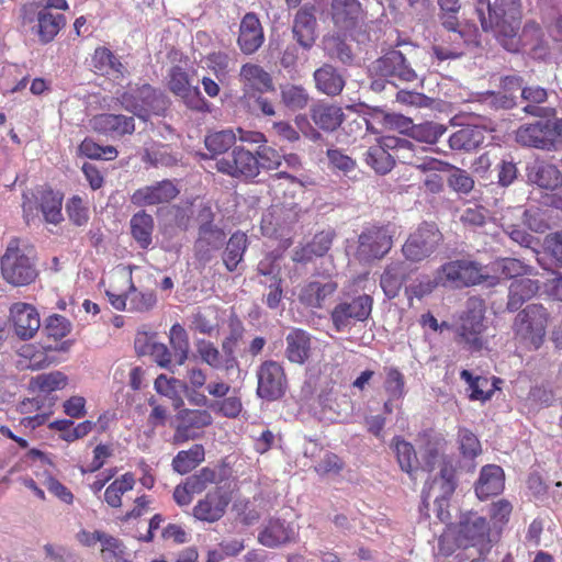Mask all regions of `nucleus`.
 Wrapping results in <instances>:
<instances>
[{
    "label": "nucleus",
    "mask_w": 562,
    "mask_h": 562,
    "mask_svg": "<svg viewBox=\"0 0 562 562\" xmlns=\"http://www.w3.org/2000/svg\"><path fill=\"white\" fill-rule=\"evenodd\" d=\"M482 29L491 32L508 52H518L521 46V2L520 0L487 1V14L477 8Z\"/></svg>",
    "instance_id": "nucleus-1"
},
{
    "label": "nucleus",
    "mask_w": 562,
    "mask_h": 562,
    "mask_svg": "<svg viewBox=\"0 0 562 562\" xmlns=\"http://www.w3.org/2000/svg\"><path fill=\"white\" fill-rule=\"evenodd\" d=\"M425 465L434 474L431 482H426L423 497L425 502L430 497L435 498V504L439 507L438 517L443 521L448 518V513L443 512L442 505L456 488L454 468L445 457L432 450L428 452Z\"/></svg>",
    "instance_id": "nucleus-2"
},
{
    "label": "nucleus",
    "mask_w": 562,
    "mask_h": 562,
    "mask_svg": "<svg viewBox=\"0 0 562 562\" xmlns=\"http://www.w3.org/2000/svg\"><path fill=\"white\" fill-rule=\"evenodd\" d=\"M32 255L33 250L25 243L19 238H12L1 258L3 279L15 286L33 282L37 277V270Z\"/></svg>",
    "instance_id": "nucleus-3"
},
{
    "label": "nucleus",
    "mask_w": 562,
    "mask_h": 562,
    "mask_svg": "<svg viewBox=\"0 0 562 562\" xmlns=\"http://www.w3.org/2000/svg\"><path fill=\"white\" fill-rule=\"evenodd\" d=\"M549 313L541 304H529L520 311L514 321L515 340L530 350L543 344Z\"/></svg>",
    "instance_id": "nucleus-4"
},
{
    "label": "nucleus",
    "mask_w": 562,
    "mask_h": 562,
    "mask_svg": "<svg viewBox=\"0 0 562 562\" xmlns=\"http://www.w3.org/2000/svg\"><path fill=\"white\" fill-rule=\"evenodd\" d=\"M61 206L63 195L50 189L36 188L23 193L22 210L26 223L37 218L41 212L47 223L59 224L64 220Z\"/></svg>",
    "instance_id": "nucleus-5"
},
{
    "label": "nucleus",
    "mask_w": 562,
    "mask_h": 562,
    "mask_svg": "<svg viewBox=\"0 0 562 562\" xmlns=\"http://www.w3.org/2000/svg\"><path fill=\"white\" fill-rule=\"evenodd\" d=\"M121 105L128 112L146 121L150 114H161L167 108V98L149 85L131 88L119 98Z\"/></svg>",
    "instance_id": "nucleus-6"
},
{
    "label": "nucleus",
    "mask_w": 562,
    "mask_h": 562,
    "mask_svg": "<svg viewBox=\"0 0 562 562\" xmlns=\"http://www.w3.org/2000/svg\"><path fill=\"white\" fill-rule=\"evenodd\" d=\"M384 146L391 148L394 160L415 166L422 170H443L447 165L438 159L422 156L427 149L424 146L414 144L405 138L394 136L384 137Z\"/></svg>",
    "instance_id": "nucleus-7"
},
{
    "label": "nucleus",
    "mask_w": 562,
    "mask_h": 562,
    "mask_svg": "<svg viewBox=\"0 0 562 562\" xmlns=\"http://www.w3.org/2000/svg\"><path fill=\"white\" fill-rule=\"evenodd\" d=\"M446 288L460 289L483 282L486 278L483 268L470 259L452 260L439 269Z\"/></svg>",
    "instance_id": "nucleus-8"
},
{
    "label": "nucleus",
    "mask_w": 562,
    "mask_h": 562,
    "mask_svg": "<svg viewBox=\"0 0 562 562\" xmlns=\"http://www.w3.org/2000/svg\"><path fill=\"white\" fill-rule=\"evenodd\" d=\"M440 240L441 234L436 225L425 223L409 235L403 245L402 251L407 260L419 262L428 258L436 250Z\"/></svg>",
    "instance_id": "nucleus-9"
},
{
    "label": "nucleus",
    "mask_w": 562,
    "mask_h": 562,
    "mask_svg": "<svg viewBox=\"0 0 562 562\" xmlns=\"http://www.w3.org/2000/svg\"><path fill=\"white\" fill-rule=\"evenodd\" d=\"M372 297L363 294L351 302L338 303L330 313L333 325L337 331L351 327L356 322L366 321L372 311Z\"/></svg>",
    "instance_id": "nucleus-10"
},
{
    "label": "nucleus",
    "mask_w": 562,
    "mask_h": 562,
    "mask_svg": "<svg viewBox=\"0 0 562 562\" xmlns=\"http://www.w3.org/2000/svg\"><path fill=\"white\" fill-rule=\"evenodd\" d=\"M257 394L260 398L276 401L286 390V378L282 366L276 361H265L257 370Z\"/></svg>",
    "instance_id": "nucleus-11"
},
{
    "label": "nucleus",
    "mask_w": 562,
    "mask_h": 562,
    "mask_svg": "<svg viewBox=\"0 0 562 562\" xmlns=\"http://www.w3.org/2000/svg\"><path fill=\"white\" fill-rule=\"evenodd\" d=\"M358 241L357 257L360 261L366 262L382 258L393 245L389 228L375 226L363 231Z\"/></svg>",
    "instance_id": "nucleus-12"
},
{
    "label": "nucleus",
    "mask_w": 562,
    "mask_h": 562,
    "mask_svg": "<svg viewBox=\"0 0 562 562\" xmlns=\"http://www.w3.org/2000/svg\"><path fill=\"white\" fill-rule=\"evenodd\" d=\"M297 218L295 204H273L262 215L260 228L265 236L283 238Z\"/></svg>",
    "instance_id": "nucleus-13"
},
{
    "label": "nucleus",
    "mask_w": 562,
    "mask_h": 562,
    "mask_svg": "<svg viewBox=\"0 0 562 562\" xmlns=\"http://www.w3.org/2000/svg\"><path fill=\"white\" fill-rule=\"evenodd\" d=\"M167 86L188 108L196 111L205 109L206 102L199 88L191 83L188 72L180 66L170 68L167 75Z\"/></svg>",
    "instance_id": "nucleus-14"
},
{
    "label": "nucleus",
    "mask_w": 562,
    "mask_h": 562,
    "mask_svg": "<svg viewBox=\"0 0 562 562\" xmlns=\"http://www.w3.org/2000/svg\"><path fill=\"white\" fill-rule=\"evenodd\" d=\"M216 168L235 178L252 179L259 175V160L251 151L235 147L228 157L216 161Z\"/></svg>",
    "instance_id": "nucleus-15"
},
{
    "label": "nucleus",
    "mask_w": 562,
    "mask_h": 562,
    "mask_svg": "<svg viewBox=\"0 0 562 562\" xmlns=\"http://www.w3.org/2000/svg\"><path fill=\"white\" fill-rule=\"evenodd\" d=\"M370 70L381 77L402 82H412L417 79L415 69L407 64L404 54L395 49L376 59Z\"/></svg>",
    "instance_id": "nucleus-16"
},
{
    "label": "nucleus",
    "mask_w": 562,
    "mask_h": 562,
    "mask_svg": "<svg viewBox=\"0 0 562 562\" xmlns=\"http://www.w3.org/2000/svg\"><path fill=\"white\" fill-rule=\"evenodd\" d=\"M490 525L485 517L468 512L460 516L457 541L459 546H484L490 542Z\"/></svg>",
    "instance_id": "nucleus-17"
},
{
    "label": "nucleus",
    "mask_w": 562,
    "mask_h": 562,
    "mask_svg": "<svg viewBox=\"0 0 562 562\" xmlns=\"http://www.w3.org/2000/svg\"><path fill=\"white\" fill-rule=\"evenodd\" d=\"M441 24L447 31V35L440 44L432 47L434 55L440 61L461 57L464 53L467 41L463 32L460 30L459 20L447 18Z\"/></svg>",
    "instance_id": "nucleus-18"
},
{
    "label": "nucleus",
    "mask_w": 562,
    "mask_h": 562,
    "mask_svg": "<svg viewBox=\"0 0 562 562\" xmlns=\"http://www.w3.org/2000/svg\"><path fill=\"white\" fill-rule=\"evenodd\" d=\"M239 81L245 100H251L256 94L274 90L271 75L257 64L243 65L239 71Z\"/></svg>",
    "instance_id": "nucleus-19"
},
{
    "label": "nucleus",
    "mask_w": 562,
    "mask_h": 562,
    "mask_svg": "<svg viewBox=\"0 0 562 562\" xmlns=\"http://www.w3.org/2000/svg\"><path fill=\"white\" fill-rule=\"evenodd\" d=\"M551 131V120L525 124L516 131V140L522 146L554 150V138H552Z\"/></svg>",
    "instance_id": "nucleus-20"
},
{
    "label": "nucleus",
    "mask_w": 562,
    "mask_h": 562,
    "mask_svg": "<svg viewBox=\"0 0 562 562\" xmlns=\"http://www.w3.org/2000/svg\"><path fill=\"white\" fill-rule=\"evenodd\" d=\"M297 531L299 528L293 522L270 518L262 525L258 533V542L267 548H278L294 540Z\"/></svg>",
    "instance_id": "nucleus-21"
},
{
    "label": "nucleus",
    "mask_w": 562,
    "mask_h": 562,
    "mask_svg": "<svg viewBox=\"0 0 562 562\" xmlns=\"http://www.w3.org/2000/svg\"><path fill=\"white\" fill-rule=\"evenodd\" d=\"M338 290V283L331 279L307 282L300 291L299 300L310 308H324Z\"/></svg>",
    "instance_id": "nucleus-22"
},
{
    "label": "nucleus",
    "mask_w": 562,
    "mask_h": 562,
    "mask_svg": "<svg viewBox=\"0 0 562 562\" xmlns=\"http://www.w3.org/2000/svg\"><path fill=\"white\" fill-rule=\"evenodd\" d=\"M226 235L223 229L206 223L200 226L199 237L194 244V254L199 261L206 263L223 247Z\"/></svg>",
    "instance_id": "nucleus-23"
},
{
    "label": "nucleus",
    "mask_w": 562,
    "mask_h": 562,
    "mask_svg": "<svg viewBox=\"0 0 562 562\" xmlns=\"http://www.w3.org/2000/svg\"><path fill=\"white\" fill-rule=\"evenodd\" d=\"M229 502L231 498L225 491L215 488L196 503L193 507V516L201 521H217L224 516Z\"/></svg>",
    "instance_id": "nucleus-24"
},
{
    "label": "nucleus",
    "mask_w": 562,
    "mask_h": 562,
    "mask_svg": "<svg viewBox=\"0 0 562 562\" xmlns=\"http://www.w3.org/2000/svg\"><path fill=\"white\" fill-rule=\"evenodd\" d=\"M10 315L16 336L23 340L33 338L41 327L40 315L31 304L14 303L10 308Z\"/></svg>",
    "instance_id": "nucleus-25"
},
{
    "label": "nucleus",
    "mask_w": 562,
    "mask_h": 562,
    "mask_svg": "<svg viewBox=\"0 0 562 562\" xmlns=\"http://www.w3.org/2000/svg\"><path fill=\"white\" fill-rule=\"evenodd\" d=\"M484 325V313L481 304L469 310L460 326V336L462 340L472 350H480L484 346L483 331Z\"/></svg>",
    "instance_id": "nucleus-26"
},
{
    "label": "nucleus",
    "mask_w": 562,
    "mask_h": 562,
    "mask_svg": "<svg viewBox=\"0 0 562 562\" xmlns=\"http://www.w3.org/2000/svg\"><path fill=\"white\" fill-rule=\"evenodd\" d=\"M90 124L93 131L112 137L131 135L135 131L134 117L123 114L102 113L93 116Z\"/></svg>",
    "instance_id": "nucleus-27"
},
{
    "label": "nucleus",
    "mask_w": 562,
    "mask_h": 562,
    "mask_svg": "<svg viewBox=\"0 0 562 562\" xmlns=\"http://www.w3.org/2000/svg\"><path fill=\"white\" fill-rule=\"evenodd\" d=\"M179 193L173 182L164 180L153 186H147L136 190L132 195V202L136 205H155L168 203Z\"/></svg>",
    "instance_id": "nucleus-28"
},
{
    "label": "nucleus",
    "mask_w": 562,
    "mask_h": 562,
    "mask_svg": "<svg viewBox=\"0 0 562 562\" xmlns=\"http://www.w3.org/2000/svg\"><path fill=\"white\" fill-rule=\"evenodd\" d=\"M505 485V474L503 469L496 464L484 465L475 483V493L480 499L498 495L503 492Z\"/></svg>",
    "instance_id": "nucleus-29"
},
{
    "label": "nucleus",
    "mask_w": 562,
    "mask_h": 562,
    "mask_svg": "<svg viewBox=\"0 0 562 562\" xmlns=\"http://www.w3.org/2000/svg\"><path fill=\"white\" fill-rule=\"evenodd\" d=\"M314 7H303L295 15L293 35L297 43L305 49H310L316 41V18Z\"/></svg>",
    "instance_id": "nucleus-30"
},
{
    "label": "nucleus",
    "mask_w": 562,
    "mask_h": 562,
    "mask_svg": "<svg viewBox=\"0 0 562 562\" xmlns=\"http://www.w3.org/2000/svg\"><path fill=\"white\" fill-rule=\"evenodd\" d=\"M263 43V31L259 19L254 13H247L239 27L238 45L245 54L255 53Z\"/></svg>",
    "instance_id": "nucleus-31"
},
{
    "label": "nucleus",
    "mask_w": 562,
    "mask_h": 562,
    "mask_svg": "<svg viewBox=\"0 0 562 562\" xmlns=\"http://www.w3.org/2000/svg\"><path fill=\"white\" fill-rule=\"evenodd\" d=\"M212 423V416L206 411H184L182 412V422L175 432V441L180 443L195 438L192 429H201Z\"/></svg>",
    "instance_id": "nucleus-32"
},
{
    "label": "nucleus",
    "mask_w": 562,
    "mask_h": 562,
    "mask_svg": "<svg viewBox=\"0 0 562 562\" xmlns=\"http://www.w3.org/2000/svg\"><path fill=\"white\" fill-rule=\"evenodd\" d=\"M362 8L358 0H331L330 14L340 29L353 26L362 18Z\"/></svg>",
    "instance_id": "nucleus-33"
},
{
    "label": "nucleus",
    "mask_w": 562,
    "mask_h": 562,
    "mask_svg": "<svg viewBox=\"0 0 562 562\" xmlns=\"http://www.w3.org/2000/svg\"><path fill=\"white\" fill-rule=\"evenodd\" d=\"M520 217L521 207L508 209L501 217V226L512 240L524 247H531L535 238L526 232Z\"/></svg>",
    "instance_id": "nucleus-34"
},
{
    "label": "nucleus",
    "mask_w": 562,
    "mask_h": 562,
    "mask_svg": "<svg viewBox=\"0 0 562 562\" xmlns=\"http://www.w3.org/2000/svg\"><path fill=\"white\" fill-rule=\"evenodd\" d=\"M528 178L547 190H554L562 184V175L558 167L546 161H535L529 167Z\"/></svg>",
    "instance_id": "nucleus-35"
},
{
    "label": "nucleus",
    "mask_w": 562,
    "mask_h": 562,
    "mask_svg": "<svg viewBox=\"0 0 562 562\" xmlns=\"http://www.w3.org/2000/svg\"><path fill=\"white\" fill-rule=\"evenodd\" d=\"M286 349L285 356L289 361L302 364L308 357L311 351V336L303 329H292L285 338Z\"/></svg>",
    "instance_id": "nucleus-36"
},
{
    "label": "nucleus",
    "mask_w": 562,
    "mask_h": 562,
    "mask_svg": "<svg viewBox=\"0 0 562 562\" xmlns=\"http://www.w3.org/2000/svg\"><path fill=\"white\" fill-rule=\"evenodd\" d=\"M486 130L479 125H467L449 137V146L454 150H472L485 140Z\"/></svg>",
    "instance_id": "nucleus-37"
},
{
    "label": "nucleus",
    "mask_w": 562,
    "mask_h": 562,
    "mask_svg": "<svg viewBox=\"0 0 562 562\" xmlns=\"http://www.w3.org/2000/svg\"><path fill=\"white\" fill-rule=\"evenodd\" d=\"M36 20V34L43 44L52 42L66 24V18L63 14H54L46 9L37 12Z\"/></svg>",
    "instance_id": "nucleus-38"
},
{
    "label": "nucleus",
    "mask_w": 562,
    "mask_h": 562,
    "mask_svg": "<svg viewBox=\"0 0 562 562\" xmlns=\"http://www.w3.org/2000/svg\"><path fill=\"white\" fill-rule=\"evenodd\" d=\"M539 290V282L530 278H517L509 285L507 308L518 310L524 302L530 300Z\"/></svg>",
    "instance_id": "nucleus-39"
},
{
    "label": "nucleus",
    "mask_w": 562,
    "mask_h": 562,
    "mask_svg": "<svg viewBox=\"0 0 562 562\" xmlns=\"http://www.w3.org/2000/svg\"><path fill=\"white\" fill-rule=\"evenodd\" d=\"M316 88L327 95H338L344 87L345 80L341 75L330 65H324L314 72Z\"/></svg>",
    "instance_id": "nucleus-40"
},
{
    "label": "nucleus",
    "mask_w": 562,
    "mask_h": 562,
    "mask_svg": "<svg viewBox=\"0 0 562 562\" xmlns=\"http://www.w3.org/2000/svg\"><path fill=\"white\" fill-rule=\"evenodd\" d=\"M311 116L313 122L322 130L333 132L337 130L344 121L341 108L331 104H317L312 108Z\"/></svg>",
    "instance_id": "nucleus-41"
},
{
    "label": "nucleus",
    "mask_w": 562,
    "mask_h": 562,
    "mask_svg": "<svg viewBox=\"0 0 562 562\" xmlns=\"http://www.w3.org/2000/svg\"><path fill=\"white\" fill-rule=\"evenodd\" d=\"M390 150L391 148L384 146V137H382L378 144L368 148L364 160L375 172L385 175L394 166V155Z\"/></svg>",
    "instance_id": "nucleus-42"
},
{
    "label": "nucleus",
    "mask_w": 562,
    "mask_h": 562,
    "mask_svg": "<svg viewBox=\"0 0 562 562\" xmlns=\"http://www.w3.org/2000/svg\"><path fill=\"white\" fill-rule=\"evenodd\" d=\"M502 87V92L491 93L490 103L497 109H510L516 104L517 93L521 91V81L515 76H508L503 79Z\"/></svg>",
    "instance_id": "nucleus-43"
},
{
    "label": "nucleus",
    "mask_w": 562,
    "mask_h": 562,
    "mask_svg": "<svg viewBox=\"0 0 562 562\" xmlns=\"http://www.w3.org/2000/svg\"><path fill=\"white\" fill-rule=\"evenodd\" d=\"M247 249V236L241 232L234 233L227 241L223 254V262L228 271H235Z\"/></svg>",
    "instance_id": "nucleus-44"
},
{
    "label": "nucleus",
    "mask_w": 562,
    "mask_h": 562,
    "mask_svg": "<svg viewBox=\"0 0 562 562\" xmlns=\"http://www.w3.org/2000/svg\"><path fill=\"white\" fill-rule=\"evenodd\" d=\"M93 422L85 420L74 426L69 419L55 420L49 424V428L60 432V438L67 442L86 437L93 429Z\"/></svg>",
    "instance_id": "nucleus-45"
},
{
    "label": "nucleus",
    "mask_w": 562,
    "mask_h": 562,
    "mask_svg": "<svg viewBox=\"0 0 562 562\" xmlns=\"http://www.w3.org/2000/svg\"><path fill=\"white\" fill-rule=\"evenodd\" d=\"M135 485V477L132 473L127 472L120 477L115 479L104 492V502L113 507L119 508L122 506V496L132 491Z\"/></svg>",
    "instance_id": "nucleus-46"
},
{
    "label": "nucleus",
    "mask_w": 562,
    "mask_h": 562,
    "mask_svg": "<svg viewBox=\"0 0 562 562\" xmlns=\"http://www.w3.org/2000/svg\"><path fill=\"white\" fill-rule=\"evenodd\" d=\"M204 456L203 446L194 445L189 450L177 453L172 460V468L179 474H187L204 460Z\"/></svg>",
    "instance_id": "nucleus-47"
},
{
    "label": "nucleus",
    "mask_w": 562,
    "mask_h": 562,
    "mask_svg": "<svg viewBox=\"0 0 562 562\" xmlns=\"http://www.w3.org/2000/svg\"><path fill=\"white\" fill-rule=\"evenodd\" d=\"M404 281L402 262H393L386 267L381 276L380 285L389 299L397 296Z\"/></svg>",
    "instance_id": "nucleus-48"
},
{
    "label": "nucleus",
    "mask_w": 562,
    "mask_h": 562,
    "mask_svg": "<svg viewBox=\"0 0 562 562\" xmlns=\"http://www.w3.org/2000/svg\"><path fill=\"white\" fill-rule=\"evenodd\" d=\"M184 387V383L175 378H168L165 374H160L155 380V390L160 395L168 397L172 401V405L176 409L183 405L181 392Z\"/></svg>",
    "instance_id": "nucleus-49"
},
{
    "label": "nucleus",
    "mask_w": 562,
    "mask_h": 562,
    "mask_svg": "<svg viewBox=\"0 0 562 562\" xmlns=\"http://www.w3.org/2000/svg\"><path fill=\"white\" fill-rule=\"evenodd\" d=\"M154 227V220L149 214L139 212L131 220V231L133 237L142 248L148 247L151 243V233Z\"/></svg>",
    "instance_id": "nucleus-50"
},
{
    "label": "nucleus",
    "mask_w": 562,
    "mask_h": 562,
    "mask_svg": "<svg viewBox=\"0 0 562 562\" xmlns=\"http://www.w3.org/2000/svg\"><path fill=\"white\" fill-rule=\"evenodd\" d=\"M67 383L68 379L63 372L53 371L49 373H42L32 378L30 386L34 391L50 393L54 391L65 389Z\"/></svg>",
    "instance_id": "nucleus-51"
},
{
    "label": "nucleus",
    "mask_w": 562,
    "mask_h": 562,
    "mask_svg": "<svg viewBox=\"0 0 562 562\" xmlns=\"http://www.w3.org/2000/svg\"><path fill=\"white\" fill-rule=\"evenodd\" d=\"M280 95L282 103L292 111L306 108L310 101V95L302 86L291 83L280 87Z\"/></svg>",
    "instance_id": "nucleus-52"
},
{
    "label": "nucleus",
    "mask_w": 562,
    "mask_h": 562,
    "mask_svg": "<svg viewBox=\"0 0 562 562\" xmlns=\"http://www.w3.org/2000/svg\"><path fill=\"white\" fill-rule=\"evenodd\" d=\"M170 345L172 347L175 363L182 366L188 359L189 353V338L186 329L175 324L169 334Z\"/></svg>",
    "instance_id": "nucleus-53"
},
{
    "label": "nucleus",
    "mask_w": 562,
    "mask_h": 562,
    "mask_svg": "<svg viewBox=\"0 0 562 562\" xmlns=\"http://www.w3.org/2000/svg\"><path fill=\"white\" fill-rule=\"evenodd\" d=\"M397 462L402 471L412 474L417 464V456L412 443L405 441L401 437H395L392 442Z\"/></svg>",
    "instance_id": "nucleus-54"
},
{
    "label": "nucleus",
    "mask_w": 562,
    "mask_h": 562,
    "mask_svg": "<svg viewBox=\"0 0 562 562\" xmlns=\"http://www.w3.org/2000/svg\"><path fill=\"white\" fill-rule=\"evenodd\" d=\"M92 65L95 71L102 75L122 74V64L105 47H99L94 50Z\"/></svg>",
    "instance_id": "nucleus-55"
},
{
    "label": "nucleus",
    "mask_w": 562,
    "mask_h": 562,
    "mask_svg": "<svg viewBox=\"0 0 562 562\" xmlns=\"http://www.w3.org/2000/svg\"><path fill=\"white\" fill-rule=\"evenodd\" d=\"M209 408L221 416L236 418L243 411V403L240 396L234 391L232 394L211 403Z\"/></svg>",
    "instance_id": "nucleus-56"
},
{
    "label": "nucleus",
    "mask_w": 562,
    "mask_h": 562,
    "mask_svg": "<svg viewBox=\"0 0 562 562\" xmlns=\"http://www.w3.org/2000/svg\"><path fill=\"white\" fill-rule=\"evenodd\" d=\"M237 135L232 130L212 133L205 137V146L210 153L221 155L226 153L236 142Z\"/></svg>",
    "instance_id": "nucleus-57"
},
{
    "label": "nucleus",
    "mask_w": 562,
    "mask_h": 562,
    "mask_svg": "<svg viewBox=\"0 0 562 562\" xmlns=\"http://www.w3.org/2000/svg\"><path fill=\"white\" fill-rule=\"evenodd\" d=\"M411 135L419 143L435 144L446 132L442 124L426 122L411 127Z\"/></svg>",
    "instance_id": "nucleus-58"
},
{
    "label": "nucleus",
    "mask_w": 562,
    "mask_h": 562,
    "mask_svg": "<svg viewBox=\"0 0 562 562\" xmlns=\"http://www.w3.org/2000/svg\"><path fill=\"white\" fill-rule=\"evenodd\" d=\"M143 160L154 167H170L177 164L178 157L171 151L168 145H159L146 149Z\"/></svg>",
    "instance_id": "nucleus-59"
},
{
    "label": "nucleus",
    "mask_w": 562,
    "mask_h": 562,
    "mask_svg": "<svg viewBox=\"0 0 562 562\" xmlns=\"http://www.w3.org/2000/svg\"><path fill=\"white\" fill-rule=\"evenodd\" d=\"M128 311L147 312L156 304V295L153 291H138L132 283L127 292Z\"/></svg>",
    "instance_id": "nucleus-60"
},
{
    "label": "nucleus",
    "mask_w": 562,
    "mask_h": 562,
    "mask_svg": "<svg viewBox=\"0 0 562 562\" xmlns=\"http://www.w3.org/2000/svg\"><path fill=\"white\" fill-rule=\"evenodd\" d=\"M445 164L447 165V168H445L442 171L449 172V187L452 188L456 192L463 194L469 193L474 187V180L471 178V176L465 170L451 166L448 162Z\"/></svg>",
    "instance_id": "nucleus-61"
},
{
    "label": "nucleus",
    "mask_w": 562,
    "mask_h": 562,
    "mask_svg": "<svg viewBox=\"0 0 562 562\" xmlns=\"http://www.w3.org/2000/svg\"><path fill=\"white\" fill-rule=\"evenodd\" d=\"M384 389L391 400H400L405 395L404 375L394 367L384 369Z\"/></svg>",
    "instance_id": "nucleus-62"
},
{
    "label": "nucleus",
    "mask_w": 562,
    "mask_h": 562,
    "mask_svg": "<svg viewBox=\"0 0 562 562\" xmlns=\"http://www.w3.org/2000/svg\"><path fill=\"white\" fill-rule=\"evenodd\" d=\"M216 472L210 468H203L195 474L186 479L188 487L194 494H200L207 488L209 485L215 483Z\"/></svg>",
    "instance_id": "nucleus-63"
},
{
    "label": "nucleus",
    "mask_w": 562,
    "mask_h": 562,
    "mask_svg": "<svg viewBox=\"0 0 562 562\" xmlns=\"http://www.w3.org/2000/svg\"><path fill=\"white\" fill-rule=\"evenodd\" d=\"M101 555L104 562H131L127 559L124 546L113 537L105 540L101 549Z\"/></svg>",
    "instance_id": "nucleus-64"
}]
</instances>
